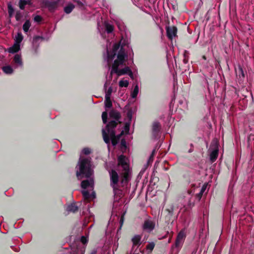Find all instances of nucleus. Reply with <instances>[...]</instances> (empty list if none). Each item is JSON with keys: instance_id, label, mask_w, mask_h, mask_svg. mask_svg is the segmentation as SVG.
Here are the masks:
<instances>
[{"instance_id": "f257e3e1", "label": "nucleus", "mask_w": 254, "mask_h": 254, "mask_svg": "<svg viewBox=\"0 0 254 254\" xmlns=\"http://www.w3.org/2000/svg\"><path fill=\"white\" fill-rule=\"evenodd\" d=\"M43 2L50 10H54L57 4V2L53 0H43Z\"/></svg>"}, {"instance_id": "f03ea898", "label": "nucleus", "mask_w": 254, "mask_h": 254, "mask_svg": "<svg viewBox=\"0 0 254 254\" xmlns=\"http://www.w3.org/2000/svg\"><path fill=\"white\" fill-rule=\"evenodd\" d=\"M75 5L69 2L65 4L64 7V11L66 14H69L74 9Z\"/></svg>"}, {"instance_id": "7ed1b4c3", "label": "nucleus", "mask_w": 254, "mask_h": 254, "mask_svg": "<svg viewBox=\"0 0 254 254\" xmlns=\"http://www.w3.org/2000/svg\"><path fill=\"white\" fill-rule=\"evenodd\" d=\"M30 1L29 0H20L19 2V7L21 9H23L26 5H29Z\"/></svg>"}, {"instance_id": "20e7f679", "label": "nucleus", "mask_w": 254, "mask_h": 254, "mask_svg": "<svg viewBox=\"0 0 254 254\" xmlns=\"http://www.w3.org/2000/svg\"><path fill=\"white\" fill-rule=\"evenodd\" d=\"M8 12H9V15L11 16L13 14V9L11 5L10 4H8Z\"/></svg>"}, {"instance_id": "39448f33", "label": "nucleus", "mask_w": 254, "mask_h": 254, "mask_svg": "<svg viewBox=\"0 0 254 254\" xmlns=\"http://www.w3.org/2000/svg\"><path fill=\"white\" fill-rule=\"evenodd\" d=\"M74 2L76 3H77L78 5H81V3L80 2H79L78 1H74Z\"/></svg>"}]
</instances>
